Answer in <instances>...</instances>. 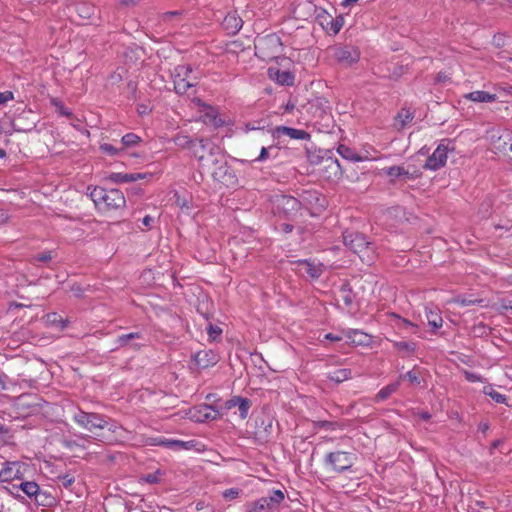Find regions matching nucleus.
I'll list each match as a JSON object with an SVG mask.
<instances>
[{
  "label": "nucleus",
  "instance_id": "nucleus-1",
  "mask_svg": "<svg viewBox=\"0 0 512 512\" xmlns=\"http://www.w3.org/2000/svg\"><path fill=\"white\" fill-rule=\"evenodd\" d=\"M89 196L94 204L103 210H118L126 205L124 194L119 189H105L103 187H88Z\"/></svg>",
  "mask_w": 512,
  "mask_h": 512
},
{
  "label": "nucleus",
  "instance_id": "nucleus-2",
  "mask_svg": "<svg viewBox=\"0 0 512 512\" xmlns=\"http://www.w3.org/2000/svg\"><path fill=\"white\" fill-rule=\"evenodd\" d=\"M72 419L78 426L92 433L96 430L105 429L107 426L106 416L98 413L85 412L82 409H77Z\"/></svg>",
  "mask_w": 512,
  "mask_h": 512
},
{
  "label": "nucleus",
  "instance_id": "nucleus-3",
  "mask_svg": "<svg viewBox=\"0 0 512 512\" xmlns=\"http://www.w3.org/2000/svg\"><path fill=\"white\" fill-rule=\"evenodd\" d=\"M357 460L354 453L346 451L330 452L325 456L324 463L334 472L342 473L349 470Z\"/></svg>",
  "mask_w": 512,
  "mask_h": 512
},
{
  "label": "nucleus",
  "instance_id": "nucleus-4",
  "mask_svg": "<svg viewBox=\"0 0 512 512\" xmlns=\"http://www.w3.org/2000/svg\"><path fill=\"white\" fill-rule=\"evenodd\" d=\"M191 68L187 65H178L172 73L174 89L178 94H185L194 87L195 82L190 80Z\"/></svg>",
  "mask_w": 512,
  "mask_h": 512
},
{
  "label": "nucleus",
  "instance_id": "nucleus-5",
  "mask_svg": "<svg viewBox=\"0 0 512 512\" xmlns=\"http://www.w3.org/2000/svg\"><path fill=\"white\" fill-rule=\"evenodd\" d=\"M27 470V465L20 461H6L1 469L4 482L20 480Z\"/></svg>",
  "mask_w": 512,
  "mask_h": 512
},
{
  "label": "nucleus",
  "instance_id": "nucleus-6",
  "mask_svg": "<svg viewBox=\"0 0 512 512\" xmlns=\"http://www.w3.org/2000/svg\"><path fill=\"white\" fill-rule=\"evenodd\" d=\"M251 405L250 399L241 396H233L231 399L226 400V410H233V414L238 416L240 420L247 418Z\"/></svg>",
  "mask_w": 512,
  "mask_h": 512
},
{
  "label": "nucleus",
  "instance_id": "nucleus-7",
  "mask_svg": "<svg viewBox=\"0 0 512 512\" xmlns=\"http://www.w3.org/2000/svg\"><path fill=\"white\" fill-rule=\"evenodd\" d=\"M344 244L349 247L354 253H361L367 249L370 243L366 240V237L358 232L346 231L343 235Z\"/></svg>",
  "mask_w": 512,
  "mask_h": 512
},
{
  "label": "nucleus",
  "instance_id": "nucleus-8",
  "mask_svg": "<svg viewBox=\"0 0 512 512\" xmlns=\"http://www.w3.org/2000/svg\"><path fill=\"white\" fill-rule=\"evenodd\" d=\"M447 153L448 147L444 144H439L432 155L427 158L424 168L432 171L440 169L446 164Z\"/></svg>",
  "mask_w": 512,
  "mask_h": 512
},
{
  "label": "nucleus",
  "instance_id": "nucleus-9",
  "mask_svg": "<svg viewBox=\"0 0 512 512\" xmlns=\"http://www.w3.org/2000/svg\"><path fill=\"white\" fill-rule=\"evenodd\" d=\"M295 264L298 266V272L300 274H306L312 279H318L324 271L323 264L315 263L306 259L298 260L295 262Z\"/></svg>",
  "mask_w": 512,
  "mask_h": 512
},
{
  "label": "nucleus",
  "instance_id": "nucleus-10",
  "mask_svg": "<svg viewBox=\"0 0 512 512\" xmlns=\"http://www.w3.org/2000/svg\"><path fill=\"white\" fill-rule=\"evenodd\" d=\"M165 447L180 451V450H196L201 451L203 449V445L197 441V440H188V441H182V440H175V439H164L160 442Z\"/></svg>",
  "mask_w": 512,
  "mask_h": 512
},
{
  "label": "nucleus",
  "instance_id": "nucleus-11",
  "mask_svg": "<svg viewBox=\"0 0 512 512\" xmlns=\"http://www.w3.org/2000/svg\"><path fill=\"white\" fill-rule=\"evenodd\" d=\"M268 76L276 83L283 86H292L294 84L295 76L290 71H281L278 68H268Z\"/></svg>",
  "mask_w": 512,
  "mask_h": 512
},
{
  "label": "nucleus",
  "instance_id": "nucleus-12",
  "mask_svg": "<svg viewBox=\"0 0 512 512\" xmlns=\"http://www.w3.org/2000/svg\"><path fill=\"white\" fill-rule=\"evenodd\" d=\"M193 359L199 368H207L216 364L217 355L212 350H201L195 353Z\"/></svg>",
  "mask_w": 512,
  "mask_h": 512
},
{
  "label": "nucleus",
  "instance_id": "nucleus-13",
  "mask_svg": "<svg viewBox=\"0 0 512 512\" xmlns=\"http://www.w3.org/2000/svg\"><path fill=\"white\" fill-rule=\"evenodd\" d=\"M274 133L278 137L285 135L290 137L291 139L305 140L309 138V134L306 131L286 126L276 127Z\"/></svg>",
  "mask_w": 512,
  "mask_h": 512
},
{
  "label": "nucleus",
  "instance_id": "nucleus-14",
  "mask_svg": "<svg viewBox=\"0 0 512 512\" xmlns=\"http://www.w3.org/2000/svg\"><path fill=\"white\" fill-rule=\"evenodd\" d=\"M196 414L193 415L196 421L215 420L219 417L220 413L214 407L209 405H201L196 409Z\"/></svg>",
  "mask_w": 512,
  "mask_h": 512
},
{
  "label": "nucleus",
  "instance_id": "nucleus-15",
  "mask_svg": "<svg viewBox=\"0 0 512 512\" xmlns=\"http://www.w3.org/2000/svg\"><path fill=\"white\" fill-rule=\"evenodd\" d=\"M319 19H323L321 21V25H324L326 23L327 29L332 31L334 34H337L342 26H343V18L337 17L334 19L332 16L328 15L325 11H322L321 14H318Z\"/></svg>",
  "mask_w": 512,
  "mask_h": 512
},
{
  "label": "nucleus",
  "instance_id": "nucleus-16",
  "mask_svg": "<svg viewBox=\"0 0 512 512\" xmlns=\"http://www.w3.org/2000/svg\"><path fill=\"white\" fill-rule=\"evenodd\" d=\"M243 21L235 13L226 15V35H235L242 28Z\"/></svg>",
  "mask_w": 512,
  "mask_h": 512
},
{
  "label": "nucleus",
  "instance_id": "nucleus-17",
  "mask_svg": "<svg viewBox=\"0 0 512 512\" xmlns=\"http://www.w3.org/2000/svg\"><path fill=\"white\" fill-rule=\"evenodd\" d=\"M466 99L477 103H492L496 100V95L486 91H473L464 96Z\"/></svg>",
  "mask_w": 512,
  "mask_h": 512
},
{
  "label": "nucleus",
  "instance_id": "nucleus-18",
  "mask_svg": "<svg viewBox=\"0 0 512 512\" xmlns=\"http://www.w3.org/2000/svg\"><path fill=\"white\" fill-rule=\"evenodd\" d=\"M281 46L280 39L274 35H269L264 38L258 40V43L255 45L256 49L263 53V51L268 47H274L278 50Z\"/></svg>",
  "mask_w": 512,
  "mask_h": 512
},
{
  "label": "nucleus",
  "instance_id": "nucleus-19",
  "mask_svg": "<svg viewBox=\"0 0 512 512\" xmlns=\"http://www.w3.org/2000/svg\"><path fill=\"white\" fill-rule=\"evenodd\" d=\"M337 58L341 62L352 64L359 59V53L354 48L345 47L337 52Z\"/></svg>",
  "mask_w": 512,
  "mask_h": 512
},
{
  "label": "nucleus",
  "instance_id": "nucleus-20",
  "mask_svg": "<svg viewBox=\"0 0 512 512\" xmlns=\"http://www.w3.org/2000/svg\"><path fill=\"white\" fill-rule=\"evenodd\" d=\"M268 504V511L276 509L284 500V493L281 490H273L268 496L261 497Z\"/></svg>",
  "mask_w": 512,
  "mask_h": 512
},
{
  "label": "nucleus",
  "instance_id": "nucleus-21",
  "mask_svg": "<svg viewBox=\"0 0 512 512\" xmlns=\"http://www.w3.org/2000/svg\"><path fill=\"white\" fill-rule=\"evenodd\" d=\"M425 315H426V319L428 321V324L433 328V329H439L442 327L443 325V319L439 313V311L436 309V310H433L431 308H428L426 307L425 308Z\"/></svg>",
  "mask_w": 512,
  "mask_h": 512
},
{
  "label": "nucleus",
  "instance_id": "nucleus-22",
  "mask_svg": "<svg viewBox=\"0 0 512 512\" xmlns=\"http://www.w3.org/2000/svg\"><path fill=\"white\" fill-rule=\"evenodd\" d=\"M32 500H34L38 506L43 507H52L55 503V498L47 491H43L41 489L38 490Z\"/></svg>",
  "mask_w": 512,
  "mask_h": 512
},
{
  "label": "nucleus",
  "instance_id": "nucleus-23",
  "mask_svg": "<svg viewBox=\"0 0 512 512\" xmlns=\"http://www.w3.org/2000/svg\"><path fill=\"white\" fill-rule=\"evenodd\" d=\"M414 118V113L410 109L402 108L396 115L395 121L399 129L404 128L407 124L411 123Z\"/></svg>",
  "mask_w": 512,
  "mask_h": 512
},
{
  "label": "nucleus",
  "instance_id": "nucleus-24",
  "mask_svg": "<svg viewBox=\"0 0 512 512\" xmlns=\"http://www.w3.org/2000/svg\"><path fill=\"white\" fill-rule=\"evenodd\" d=\"M351 375H352V372H351L350 369L342 368V369H338V370L329 372L327 374V378L330 381H333V382L339 384V383H342L345 380L350 379Z\"/></svg>",
  "mask_w": 512,
  "mask_h": 512
},
{
  "label": "nucleus",
  "instance_id": "nucleus-25",
  "mask_svg": "<svg viewBox=\"0 0 512 512\" xmlns=\"http://www.w3.org/2000/svg\"><path fill=\"white\" fill-rule=\"evenodd\" d=\"M337 152L346 160H350L353 162H360L363 158L358 155L353 149L346 145H339L337 148Z\"/></svg>",
  "mask_w": 512,
  "mask_h": 512
},
{
  "label": "nucleus",
  "instance_id": "nucleus-26",
  "mask_svg": "<svg viewBox=\"0 0 512 512\" xmlns=\"http://www.w3.org/2000/svg\"><path fill=\"white\" fill-rule=\"evenodd\" d=\"M382 171L390 176L393 179L400 178V177H408L410 176V173L405 167L403 166H390L383 168Z\"/></svg>",
  "mask_w": 512,
  "mask_h": 512
},
{
  "label": "nucleus",
  "instance_id": "nucleus-27",
  "mask_svg": "<svg viewBox=\"0 0 512 512\" xmlns=\"http://www.w3.org/2000/svg\"><path fill=\"white\" fill-rule=\"evenodd\" d=\"M416 343L413 341H394L393 347L397 349L399 352H403L405 355H411L416 350Z\"/></svg>",
  "mask_w": 512,
  "mask_h": 512
},
{
  "label": "nucleus",
  "instance_id": "nucleus-28",
  "mask_svg": "<svg viewBox=\"0 0 512 512\" xmlns=\"http://www.w3.org/2000/svg\"><path fill=\"white\" fill-rule=\"evenodd\" d=\"M20 490L27 495L30 499H33L40 489L39 485L34 481H24L19 485Z\"/></svg>",
  "mask_w": 512,
  "mask_h": 512
},
{
  "label": "nucleus",
  "instance_id": "nucleus-29",
  "mask_svg": "<svg viewBox=\"0 0 512 512\" xmlns=\"http://www.w3.org/2000/svg\"><path fill=\"white\" fill-rule=\"evenodd\" d=\"M325 168L330 172V177L339 178L342 176V168L337 159L329 158L325 161Z\"/></svg>",
  "mask_w": 512,
  "mask_h": 512
},
{
  "label": "nucleus",
  "instance_id": "nucleus-30",
  "mask_svg": "<svg viewBox=\"0 0 512 512\" xmlns=\"http://www.w3.org/2000/svg\"><path fill=\"white\" fill-rule=\"evenodd\" d=\"M399 388V382L391 383L385 387H383L377 394H376V401H384L387 398L390 397L391 394L396 392Z\"/></svg>",
  "mask_w": 512,
  "mask_h": 512
},
{
  "label": "nucleus",
  "instance_id": "nucleus-31",
  "mask_svg": "<svg viewBox=\"0 0 512 512\" xmlns=\"http://www.w3.org/2000/svg\"><path fill=\"white\" fill-rule=\"evenodd\" d=\"M76 11L81 18L88 19L94 14L95 8L88 2H81L77 4Z\"/></svg>",
  "mask_w": 512,
  "mask_h": 512
},
{
  "label": "nucleus",
  "instance_id": "nucleus-32",
  "mask_svg": "<svg viewBox=\"0 0 512 512\" xmlns=\"http://www.w3.org/2000/svg\"><path fill=\"white\" fill-rule=\"evenodd\" d=\"M132 179L131 173L113 172L107 176V180L115 184L132 182Z\"/></svg>",
  "mask_w": 512,
  "mask_h": 512
},
{
  "label": "nucleus",
  "instance_id": "nucleus-33",
  "mask_svg": "<svg viewBox=\"0 0 512 512\" xmlns=\"http://www.w3.org/2000/svg\"><path fill=\"white\" fill-rule=\"evenodd\" d=\"M398 327H399V329H401L405 332L415 334V335H418L419 337H421V335L419 334L418 326L406 319L399 318Z\"/></svg>",
  "mask_w": 512,
  "mask_h": 512
},
{
  "label": "nucleus",
  "instance_id": "nucleus-34",
  "mask_svg": "<svg viewBox=\"0 0 512 512\" xmlns=\"http://www.w3.org/2000/svg\"><path fill=\"white\" fill-rule=\"evenodd\" d=\"M140 142H141V138L135 133H127L121 139L123 148L124 147H127V148L134 147V146L138 145Z\"/></svg>",
  "mask_w": 512,
  "mask_h": 512
},
{
  "label": "nucleus",
  "instance_id": "nucleus-35",
  "mask_svg": "<svg viewBox=\"0 0 512 512\" xmlns=\"http://www.w3.org/2000/svg\"><path fill=\"white\" fill-rule=\"evenodd\" d=\"M510 139H512V133H503L498 139L497 149L506 154L509 151L508 147L509 143H511Z\"/></svg>",
  "mask_w": 512,
  "mask_h": 512
},
{
  "label": "nucleus",
  "instance_id": "nucleus-36",
  "mask_svg": "<svg viewBox=\"0 0 512 512\" xmlns=\"http://www.w3.org/2000/svg\"><path fill=\"white\" fill-rule=\"evenodd\" d=\"M484 393L497 403L507 404V397L494 390L492 387H485Z\"/></svg>",
  "mask_w": 512,
  "mask_h": 512
},
{
  "label": "nucleus",
  "instance_id": "nucleus-37",
  "mask_svg": "<svg viewBox=\"0 0 512 512\" xmlns=\"http://www.w3.org/2000/svg\"><path fill=\"white\" fill-rule=\"evenodd\" d=\"M47 322L59 327L60 329H64L67 327V321L64 320L60 315L57 313H51L47 315Z\"/></svg>",
  "mask_w": 512,
  "mask_h": 512
},
{
  "label": "nucleus",
  "instance_id": "nucleus-38",
  "mask_svg": "<svg viewBox=\"0 0 512 512\" xmlns=\"http://www.w3.org/2000/svg\"><path fill=\"white\" fill-rule=\"evenodd\" d=\"M268 504H266V500H262V498L250 504L247 512H266Z\"/></svg>",
  "mask_w": 512,
  "mask_h": 512
},
{
  "label": "nucleus",
  "instance_id": "nucleus-39",
  "mask_svg": "<svg viewBox=\"0 0 512 512\" xmlns=\"http://www.w3.org/2000/svg\"><path fill=\"white\" fill-rule=\"evenodd\" d=\"M100 150L107 155L116 156V155L121 154V152L123 151V147L117 148V147L113 146L112 144L103 143L100 145Z\"/></svg>",
  "mask_w": 512,
  "mask_h": 512
},
{
  "label": "nucleus",
  "instance_id": "nucleus-40",
  "mask_svg": "<svg viewBox=\"0 0 512 512\" xmlns=\"http://www.w3.org/2000/svg\"><path fill=\"white\" fill-rule=\"evenodd\" d=\"M139 338H141L140 333H138V332H131V333H128V334L120 335L117 338V342H118L119 346H125L130 341H132L134 339H139Z\"/></svg>",
  "mask_w": 512,
  "mask_h": 512
},
{
  "label": "nucleus",
  "instance_id": "nucleus-41",
  "mask_svg": "<svg viewBox=\"0 0 512 512\" xmlns=\"http://www.w3.org/2000/svg\"><path fill=\"white\" fill-rule=\"evenodd\" d=\"M367 338V334L360 331H353L352 333L349 334V339L351 340V342L357 345L366 343L368 340Z\"/></svg>",
  "mask_w": 512,
  "mask_h": 512
},
{
  "label": "nucleus",
  "instance_id": "nucleus-42",
  "mask_svg": "<svg viewBox=\"0 0 512 512\" xmlns=\"http://www.w3.org/2000/svg\"><path fill=\"white\" fill-rule=\"evenodd\" d=\"M240 50V51H243V46L237 42H231V43H226V49H225V52H226V55L227 54H236L237 51Z\"/></svg>",
  "mask_w": 512,
  "mask_h": 512
},
{
  "label": "nucleus",
  "instance_id": "nucleus-43",
  "mask_svg": "<svg viewBox=\"0 0 512 512\" xmlns=\"http://www.w3.org/2000/svg\"><path fill=\"white\" fill-rule=\"evenodd\" d=\"M464 376L467 381L472 382V383L482 381V377L479 374H476L474 372L464 371Z\"/></svg>",
  "mask_w": 512,
  "mask_h": 512
},
{
  "label": "nucleus",
  "instance_id": "nucleus-44",
  "mask_svg": "<svg viewBox=\"0 0 512 512\" xmlns=\"http://www.w3.org/2000/svg\"><path fill=\"white\" fill-rule=\"evenodd\" d=\"M242 490L239 488H230L226 489V500H233L239 497Z\"/></svg>",
  "mask_w": 512,
  "mask_h": 512
},
{
  "label": "nucleus",
  "instance_id": "nucleus-45",
  "mask_svg": "<svg viewBox=\"0 0 512 512\" xmlns=\"http://www.w3.org/2000/svg\"><path fill=\"white\" fill-rule=\"evenodd\" d=\"M315 425L318 428H322V429H325V430H334L335 427H336V423L335 422H330V421H317L315 423Z\"/></svg>",
  "mask_w": 512,
  "mask_h": 512
},
{
  "label": "nucleus",
  "instance_id": "nucleus-46",
  "mask_svg": "<svg viewBox=\"0 0 512 512\" xmlns=\"http://www.w3.org/2000/svg\"><path fill=\"white\" fill-rule=\"evenodd\" d=\"M14 99V94L11 91L0 92V105L6 104L8 101Z\"/></svg>",
  "mask_w": 512,
  "mask_h": 512
},
{
  "label": "nucleus",
  "instance_id": "nucleus-47",
  "mask_svg": "<svg viewBox=\"0 0 512 512\" xmlns=\"http://www.w3.org/2000/svg\"><path fill=\"white\" fill-rule=\"evenodd\" d=\"M133 175L132 182L138 181V180H144V179H150L153 177V173L146 172V173H131Z\"/></svg>",
  "mask_w": 512,
  "mask_h": 512
},
{
  "label": "nucleus",
  "instance_id": "nucleus-48",
  "mask_svg": "<svg viewBox=\"0 0 512 512\" xmlns=\"http://www.w3.org/2000/svg\"><path fill=\"white\" fill-rule=\"evenodd\" d=\"M404 377L407 378L412 384H416V385L420 384L419 376L413 370L408 371L404 375Z\"/></svg>",
  "mask_w": 512,
  "mask_h": 512
},
{
  "label": "nucleus",
  "instance_id": "nucleus-49",
  "mask_svg": "<svg viewBox=\"0 0 512 512\" xmlns=\"http://www.w3.org/2000/svg\"><path fill=\"white\" fill-rule=\"evenodd\" d=\"M105 428L108 429L109 431H111L112 433H116L118 431V429H122V427L119 424H117L114 421H110V419L108 417H107V426Z\"/></svg>",
  "mask_w": 512,
  "mask_h": 512
},
{
  "label": "nucleus",
  "instance_id": "nucleus-50",
  "mask_svg": "<svg viewBox=\"0 0 512 512\" xmlns=\"http://www.w3.org/2000/svg\"><path fill=\"white\" fill-rule=\"evenodd\" d=\"M221 332H222L221 328L209 325L208 334H209L210 338L215 339L217 336H219L221 334Z\"/></svg>",
  "mask_w": 512,
  "mask_h": 512
},
{
  "label": "nucleus",
  "instance_id": "nucleus-51",
  "mask_svg": "<svg viewBox=\"0 0 512 512\" xmlns=\"http://www.w3.org/2000/svg\"><path fill=\"white\" fill-rule=\"evenodd\" d=\"M159 480H160V475L158 472L151 473V474H148L145 476V481L148 483H151V484L157 483Z\"/></svg>",
  "mask_w": 512,
  "mask_h": 512
},
{
  "label": "nucleus",
  "instance_id": "nucleus-52",
  "mask_svg": "<svg viewBox=\"0 0 512 512\" xmlns=\"http://www.w3.org/2000/svg\"><path fill=\"white\" fill-rule=\"evenodd\" d=\"M151 111V107L149 104H139L137 106V112L140 114V115H146L148 114L149 112Z\"/></svg>",
  "mask_w": 512,
  "mask_h": 512
},
{
  "label": "nucleus",
  "instance_id": "nucleus-53",
  "mask_svg": "<svg viewBox=\"0 0 512 512\" xmlns=\"http://www.w3.org/2000/svg\"><path fill=\"white\" fill-rule=\"evenodd\" d=\"M36 259L41 262H47L52 259V255L50 251L43 252L36 256Z\"/></svg>",
  "mask_w": 512,
  "mask_h": 512
},
{
  "label": "nucleus",
  "instance_id": "nucleus-54",
  "mask_svg": "<svg viewBox=\"0 0 512 512\" xmlns=\"http://www.w3.org/2000/svg\"><path fill=\"white\" fill-rule=\"evenodd\" d=\"M268 158V149L266 147H262L259 156L254 160L258 162L265 161Z\"/></svg>",
  "mask_w": 512,
  "mask_h": 512
},
{
  "label": "nucleus",
  "instance_id": "nucleus-55",
  "mask_svg": "<svg viewBox=\"0 0 512 512\" xmlns=\"http://www.w3.org/2000/svg\"><path fill=\"white\" fill-rule=\"evenodd\" d=\"M178 15H180V13L178 11L167 12V13L163 14L162 20L164 22H168V21H170L171 18L178 16Z\"/></svg>",
  "mask_w": 512,
  "mask_h": 512
},
{
  "label": "nucleus",
  "instance_id": "nucleus-56",
  "mask_svg": "<svg viewBox=\"0 0 512 512\" xmlns=\"http://www.w3.org/2000/svg\"><path fill=\"white\" fill-rule=\"evenodd\" d=\"M325 339L330 340V341H340V340H342V337L339 335L328 333L325 335Z\"/></svg>",
  "mask_w": 512,
  "mask_h": 512
},
{
  "label": "nucleus",
  "instance_id": "nucleus-57",
  "mask_svg": "<svg viewBox=\"0 0 512 512\" xmlns=\"http://www.w3.org/2000/svg\"><path fill=\"white\" fill-rule=\"evenodd\" d=\"M153 221H154V219H153L151 216H149V215L145 216V217L142 219V223H143V225H144V226H146V227H150V226H151V224L153 223Z\"/></svg>",
  "mask_w": 512,
  "mask_h": 512
},
{
  "label": "nucleus",
  "instance_id": "nucleus-58",
  "mask_svg": "<svg viewBox=\"0 0 512 512\" xmlns=\"http://www.w3.org/2000/svg\"><path fill=\"white\" fill-rule=\"evenodd\" d=\"M283 200H285L287 204H291L292 207L297 203V200L294 197H283Z\"/></svg>",
  "mask_w": 512,
  "mask_h": 512
},
{
  "label": "nucleus",
  "instance_id": "nucleus-59",
  "mask_svg": "<svg viewBox=\"0 0 512 512\" xmlns=\"http://www.w3.org/2000/svg\"><path fill=\"white\" fill-rule=\"evenodd\" d=\"M138 2V0H121V4L125 6H133Z\"/></svg>",
  "mask_w": 512,
  "mask_h": 512
},
{
  "label": "nucleus",
  "instance_id": "nucleus-60",
  "mask_svg": "<svg viewBox=\"0 0 512 512\" xmlns=\"http://www.w3.org/2000/svg\"><path fill=\"white\" fill-rule=\"evenodd\" d=\"M358 0H342V3L341 5L344 6V7H349L351 6L353 3L357 2Z\"/></svg>",
  "mask_w": 512,
  "mask_h": 512
},
{
  "label": "nucleus",
  "instance_id": "nucleus-61",
  "mask_svg": "<svg viewBox=\"0 0 512 512\" xmlns=\"http://www.w3.org/2000/svg\"><path fill=\"white\" fill-rule=\"evenodd\" d=\"M420 418L427 421L431 418V415L428 412H421L419 414Z\"/></svg>",
  "mask_w": 512,
  "mask_h": 512
},
{
  "label": "nucleus",
  "instance_id": "nucleus-62",
  "mask_svg": "<svg viewBox=\"0 0 512 512\" xmlns=\"http://www.w3.org/2000/svg\"><path fill=\"white\" fill-rule=\"evenodd\" d=\"M476 302H478L477 300H462V305L464 306H468V305H472V304H475Z\"/></svg>",
  "mask_w": 512,
  "mask_h": 512
},
{
  "label": "nucleus",
  "instance_id": "nucleus-63",
  "mask_svg": "<svg viewBox=\"0 0 512 512\" xmlns=\"http://www.w3.org/2000/svg\"><path fill=\"white\" fill-rule=\"evenodd\" d=\"M60 113L65 116H70L71 113L64 108H61Z\"/></svg>",
  "mask_w": 512,
  "mask_h": 512
},
{
  "label": "nucleus",
  "instance_id": "nucleus-64",
  "mask_svg": "<svg viewBox=\"0 0 512 512\" xmlns=\"http://www.w3.org/2000/svg\"><path fill=\"white\" fill-rule=\"evenodd\" d=\"M285 231H286V232H291V231H292V226H290V225H285Z\"/></svg>",
  "mask_w": 512,
  "mask_h": 512
}]
</instances>
